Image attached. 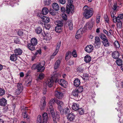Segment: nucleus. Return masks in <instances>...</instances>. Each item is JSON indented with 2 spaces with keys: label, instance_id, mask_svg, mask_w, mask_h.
<instances>
[{
  "label": "nucleus",
  "instance_id": "f257e3e1",
  "mask_svg": "<svg viewBox=\"0 0 123 123\" xmlns=\"http://www.w3.org/2000/svg\"><path fill=\"white\" fill-rule=\"evenodd\" d=\"M93 9L87 6H85L83 7V15L86 19L91 17L93 15Z\"/></svg>",
  "mask_w": 123,
  "mask_h": 123
},
{
  "label": "nucleus",
  "instance_id": "f03ea898",
  "mask_svg": "<svg viewBox=\"0 0 123 123\" xmlns=\"http://www.w3.org/2000/svg\"><path fill=\"white\" fill-rule=\"evenodd\" d=\"M47 112L49 114H51L52 116L54 118V117H55V119H57V120H59L60 119V116L59 112H56L55 113L56 116H55V112L54 111V109L51 105H50L49 107V108H48L47 111Z\"/></svg>",
  "mask_w": 123,
  "mask_h": 123
},
{
  "label": "nucleus",
  "instance_id": "7ed1b4c3",
  "mask_svg": "<svg viewBox=\"0 0 123 123\" xmlns=\"http://www.w3.org/2000/svg\"><path fill=\"white\" fill-rule=\"evenodd\" d=\"M42 63H40L39 64L36 65V64H33L32 67V68L33 69H37L38 72H42L43 71L45 68L43 66L45 64V62H41Z\"/></svg>",
  "mask_w": 123,
  "mask_h": 123
},
{
  "label": "nucleus",
  "instance_id": "20e7f679",
  "mask_svg": "<svg viewBox=\"0 0 123 123\" xmlns=\"http://www.w3.org/2000/svg\"><path fill=\"white\" fill-rule=\"evenodd\" d=\"M43 120L40 115H39L37 117V123H46L47 121L48 116L47 113H44L42 114Z\"/></svg>",
  "mask_w": 123,
  "mask_h": 123
},
{
  "label": "nucleus",
  "instance_id": "39448f33",
  "mask_svg": "<svg viewBox=\"0 0 123 123\" xmlns=\"http://www.w3.org/2000/svg\"><path fill=\"white\" fill-rule=\"evenodd\" d=\"M72 0H68V4L67 5L66 8L67 13L69 14L70 12L72 13L74 12V6L73 5Z\"/></svg>",
  "mask_w": 123,
  "mask_h": 123
},
{
  "label": "nucleus",
  "instance_id": "423d86ee",
  "mask_svg": "<svg viewBox=\"0 0 123 123\" xmlns=\"http://www.w3.org/2000/svg\"><path fill=\"white\" fill-rule=\"evenodd\" d=\"M64 89L60 87H58L56 89L55 92V96L59 99H61L63 97V95L62 92Z\"/></svg>",
  "mask_w": 123,
  "mask_h": 123
},
{
  "label": "nucleus",
  "instance_id": "0eeeda50",
  "mask_svg": "<svg viewBox=\"0 0 123 123\" xmlns=\"http://www.w3.org/2000/svg\"><path fill=\"white\" fill-rule=\"evenodd\" d=\"M94 115V112L93 111L86 114V120L87 121L90 122L88 123H92L94 120L93 116Z\"/></svg>",
  "mask_w": 123,
  "mask_h": 123
},
{
  "label": "nucleus",
  "instance_id": "6e6552de",
  "mask_svg": "<svg viewBox=\"0 0 123 123\" xmlns=\"http://www.w3.org/2000/svg\"><path fill=\"white\" fill-rule=\"evenodd\" d=\"M28 74H29V73H27L26 74L25 81L26 85L29 86L30 85L31 83L32 77L31 76L29 75Z\"/></svg>",
  "mask_w": 123,
  "mask_h": 123
},
{
  "label": "nucleus",
  "instance_id": "1a4fd4ad",
  "mask_svg": "<svg viewBox=\"0 0 123 123\" xmlns=\"http://www.w3.org/2000/svg\"><path fill=\"white\" fill-rule=\"evenodd\" d=\"M56 83L58 82L61 86L65 87L68 85L67 82L63 79L59 80L57 79L55 80Z\"/></svg>",
  "mask_w": 123,
  "mask_h": 123
},
{
  "label": "nucleus",
  "instance_id": "9d476101",
  "mask_svg": "<svg viewBox=\"0 0 123 123\" xmlns=\"http://www.w3.org/2000/svg\"><path fill=\"white\" fill-rule=\"evenodd\" d=\"M56 103L58 105V108L61 113H63V110L62 107L63 106V102L57 99Z\"/></svg>",
  "mask_w": 123,
  "mask_h": 123
},
{
  "label": "nucleus",
  "instance_id": "9b49d317",
  "mask_svg": "<svg viewBox=\"0 0 123 123\" xmlns=\"http://www.w3.org/2000/svg\"><path fill=\"white\" fill-rule=\"evenodd\" d=\"M37 16L41 18L43 21L44 22L47 23L49 21V18L48 17L45 16L44 15H42L41 13H38Z\"/></svg>",
  "mask_w": 123,
  "mask_h": 123
},
{
  "label": "nucleus",
  "instance_id": "f8f14e48",
  "mask_svg": "<svg viewBox=\"0 0 123 123\" xmlns=\"http://www.w3.org/2000/svg\"><path fill=\"white\" fill-rule=\"evenodd\" d=\"M85 30V28L82 29L80 28L77 31L76 34L75 38L77 39H79L81 36V34H82L84 32V30Z\"/></svg>",
  "mask_w": 123,
  "mask_h": 123
},
{
  "label": "nucleus",
  "instance_id": "ddd939ff",
  "mask_svg": "<svg viewBox=\"0 0 123 123\" xmlns=\"http://www.w3.org/2000/svg\"><path fill=\"white\" fill-rule=\"evenodd\" d=\"M94 24V22L92 19L91 20L87 22L85 25L84 27L88 28L89 29H91L92 27Z\"/></svg>",
  "mask_w": 123,
  "mask_h": 123
},
{
  "label": "nucleus",
  "instance_id": "4468645a",
  "mask_svg": "<svg viewBox=\"0 0 123 123\" xmlns=\"http://www.w3.org/2000/svg\"><path fill=\"white\" fill-rule=\"evenodd\" d=\"M75 117V115L72 112L68 114L67 116L68 121H70L74 120V119Z\"/></svg>",
  "mask_w": 123,
  "mask_h": 123
},
{
  "label": "nucleus",
  "instance_id": "2eb2a0df",
  "mask_svg": "<svg viewBox=\"0 0 123 123\" xmlns=\"http://www.w3.org/2000/svg\"><path fill=\"white\" fill-rule=\"evenodd\" d=\"M45 97H43L41 100L43 101V102L40 106V109L41 110H44L45 107L46 105V102L45 101Z\"/></svg>",
  "mask_w": 123,
  "mask_h": 123
},
{
  "label": "nucleus",
  "instance_id": "dca6fc26",
  "mask_svg": "<svg viewBox=\"0 0 123 123\" xmlns=\"http://www.w3.org/2000/svg\"><path fill=\"white\" fill-rule=\"evenodd\" d=\"M54 82L53 80L52 79H47L46 83L49 87H51L53 86Z\"/></svg>",
  "mask_w": 123,
  "mask_h": 123
},
{
  "label": "nucleus",
  "instance_id": "f3484780",
  "mask_svg": "<svg viewBox=\"0 0 123 123\" xmlns=\"http://www.w3.org/2000/svg\"><path fill=\"white\" fill-rule=\"evenodd\" d=\"M93 48V46L92 45H88L85 48V50L86 52L89 53L92 51Z\"/></svg>",
  "mask_w": 123,
  "mask_h": 123
},
{
  "label": "nucleus",
  "instance_id": "a211bd4d",
  "mask_svg": "<svg viewBox=\"0 0 123 123\" xmlns=\"http://www.w3.org/2000/svg\"><path fill=\"white\" fill-rule=\"evenodd\" d=\"M66 24L68 26L70 30H72L73 29V25L71 20H68L66 22Z\"/></svg>",
  "mask_w": 123,
  "mask_h": 123
},
{
  "label": "nucleus",
  "instance_id": "6ab92c4d",
  "mask_svg": "<svg viewBox=\"0 0 123 123\" xmlns=\"http://www.w3.org/2000/svg\"><path fill=\"white\" fill-rule=\"evenodd\" d=\"M15 54L17 55H20L22 54V50L19 48L16 49L14 50Z\"/></svg>",
  "mask_w": 123,
  "mask_h": 123
},
{
  "label": "nucleus",
  "instance_id": "aec40b11",
  "mask_svg": "<svg viewBox=\"0 0 123 123\" xmlns=\"http://www.w3.org/2000/svg\"><path fill=\"white\" fill-rule=\"evenodd\" d=\"M120 55V54L117 51L114 52L112 53V56L113 58L115 59H117L119 58Z\"/></svg>",
  "mask_w": 123,
  "mask_h": 123
},
{
  "label": "nucleus",
  "instance_id": "412c9836",
  "mask_svg": "<svg viewBox=\"0 0 123 123\" xmlns=\"http://www.w3.org/2000/svg\"><path fill=\"white\" fill-rule=\"evenodd\" d=\"M7 102V100L3 98L0 99V105L1 106H4L6 105Z\"/></svg>",
  "mask_w": 123,
  "mask_h": 123
},
{
  "label": "nucleus",
  "instance_id": "4be33fe9",
  "mask_svg": "<svg viewBox=\"0 0 123 123\" xmlns=\"http://www.w3.org/2000/svg\"><path fill=\"white\" fill-rule=\"evenodd\" d=\"M72 108L73 110H77L79 109V105L76 103H73L72 105Z\"/></svg>",
  "mask_w": 123,
  "mask_h": 123
},
{
  "label": "nucleus",
  "instance_id": "5701e85b",
  "mask_svg": "<svg viewBox=\"0 0 123 123\" xmlns=\"http://www.w3.org/2000/svg\"><path fill=\"white\" fill-rule=\"evenodd\" d=\"M49 12V10L48 9L45 7H44L42 9V15H46Z\"/></svg>",
  "mask_w": 123,
  "mask_h": 123
},
{
  "label": "nucleus",
  "instance_id": "b1692460",
  "mask_svg": "<svg viewBox=\"0 0 123 123\" xmlns=\"http://www.w3.org/2000/svg\"><path fill=\"white\" fill-rule=\"evenodd\" d=\"M32 45H36L37 44V40L35 37L32 38L31 40V43Z\"/></svg>",
  "mask_w": 123,
  "mask_h": 123
},
{
  "label": "nucleus",
  "instance_id": "393cba45",
  "mask_svg": "<svg viewBox=\"0 0 123 123\" xmlns=\"http://www.w3.org/2000/svg\"><path fill=\"white\" fill-rule=\"evenodd\" d=\"M35 45H32L31 43L27 45V47L31 51H33L35 49Z\"/></svg>",
  "mask_w": 123,
  "mask_h": 123
},
{
  "label": "nucleus",
  "instance_id": "a878e982",
  "mask_svg": "<svg viewBox=\"0 0 123 123\" xmlns=\"http://www.w3.org/2000/svg\"><path fill=\"white\" fill-rule=\"evenodd\" d=\"M95 43L96 44V45L98 46L100 45L101 42L100 41V39L98 37L96 36L95 37Z\"/></svg>",
  "mask_w": 123,
  "mask_h": 123
},
{
  "label": "nucleus",
  "instance_id": "bb28decb",
  "mask_svg": "<svg viewBox=\"0 0 123 123\" xmlns=\"http://www.w3.org/2000/svg\"><path fill=\"white\" fill-rule=\"evenodd\" d=\"M52 7L54 10L58 11L59 9V6L56 3H54L52 4Z\"/></svg>",
  "mask_w": 123,
  "mask_h": 123
},
{
  "label": "nucleus",
  "instance_id": "cd10ccee",
  "mask_svg": "<svg viewBox=\"0 0 123 123\" xmlns=\"http://www.w3.org/2000/svg\"><path fill=\"white\" fill-rule=\"evenodd\" d=\"M70 111H71L70 109L68 108H65L63 110V113H61L62 114L64 113L66 115L70 113Z\"/></svg>",
  "mask_w": 123,
  "mask_h": 123
},
{
  "label": "nucleus",
  "instance_id": "c85d7f7f",
  "mask_svg": "<svg viewBox=\"0 0 123 123\" xmlns=\"http://www.w3.org/2000/svg\"><path fill=\"white\" fill-rule=\"evenodd\" d=\"M80 84V80L78 78L76 79L74 82V85L76 86H78Z\"/></svg>",
  "mask_w": 123,
  "mask_h": 123
},
{
  "label": "nucleus",
  "instance_id": "c756f323",
  "mask_svg": "<svg viewBox=\"0 0 123 123\" xmlns=\"http://www.w3.org/2000/svg\"><path fill=\"white\" fill-rule=\"evenodd\" d=\"M55 24L57 25V26L62 27L63 25V24L61 21L58 20L55 22Z\"/></svg>",
  "mask_w": 123,
  "mask_h": 123
},
{
  "label": "nucleus",
  "instance_id": "7c9ffc66",
  "mask_svg": "<svg viewBox=\"0 0 123 123\" xmlns=\"http://www.w3.org/2000/svg\"><path fill=\"white\" fill-rule=\"evenodd\" d=\"M17 55L15 54L12 55L10 57V59L12 61H15L17 59Z\"/></svg>",
  "mask_w": 123,
  "mask_h": 123
},
{
  "label": "nucleus",
  "instance_id": "2f4dec72",
  "mask_svg": "<svg viewBox=\"0 0 123 123\" xmlns=\"http://www.w3.org/2000/svg\"><path fill=\"white\" fill-rule=\"evenodd\" d=\"M79 93L81 92L83 90V88L82 86H78L75 89Z\"/></svg>",
  "mask_w": 123,
  "mask_h": 123
},
{
  "label": "nucleus",
  "instance_id": "473e14b6",
  "mask_svg": "<svg viewBox=\"0 0 123 123\" xmlns=\"http://www.w3.org/2000/svg\"><path fill=\"white\" fill-rule=\"evenodd\" d=\"M79 93L75 89L73 90L72 93V95L75 97H78Z\"/></svg>",
  "mask_w": 123,
  "mask_h": 123
},
{
  "label": "nucleus",
  "instance_id": "72a5a7b5",
  "mask_svg": "<svg viewBox=\"0 0 123 123\" xmlns=\"http://www.w3.org/2000/svg\"><path fill=\"white\" fill-rule=\"evenodd\" d=\"M99 37L103 41H105V40H106L107 39L105 35L103 33L101 34L100 35Z\"/></svg>",
  "mask_w": 123,
  "mask_h": 123
},
{
  "label": "nucleus",
  "instance_id": "f704fd0d",
  "mask_svg": "<svg viewBox=\"0 0 123 123\" xmlns=\"http://www.w3.org/2000/svg\"><path fill=\"white\" fill-rule=\"evenodd\" d=\"M17 88L18 89L22 91L23 89V87L22 84L20 83H18L17 85Z\"/></svg>",
  "mask_w": 123,
  "mask_h": 123
},
{
  "label": "nucleus",
  "instance_id": "c9c22d12",
  "mask_svg": "<svg viewBox=\"0 0 123 123\" xmlns=\"http://www.w3.org/2000/svg\"><path fill=\"white\" fill-rule=\"evenodd\" d=\"M36 32L38 34H39L41 33L42 29L40 27L37 28L35 30Z\"/></svg>",
  "mask_w": 123,
  "mask_h": 123
},
{
  "label": "nucleus",
  "instance_id": "e433bc0d",
  "mask_svg": "<svg viewBox=\"0 0 123 123\" xmlns=\"http://www.w3.org/2000/svg\"><path fill=\"white\" fill-rule=\"evenodd\" d=\"M91 58L89 55H86L84 57V61L85 62H90Z\"/></svg>",
  "mask_w": 123,
  "mask_h": 123
},
{
  "label": "nucleus",
  "instance_id": "4c0bfd02",
  "mask_svg": "<svg viewBox=\"0 0 123 123\" xmlns=\"http://www.w3.org/2000/svg\"><path fill=\"white\" fill-rule=\"evenodd\" d=\"M104 42H103V43L104 45L106 47H107L109 46L110 43L108 39L105 40V41H104Z\"/></svg>",
  "mask_w": 123,
  "mask_h": 123
},
{
  "label": "nucleus",
  "instance_id": "58836bf2",
  "mask_svg": "<svg viewBox=\"0 0 123 123\" xmlns=\"http://www.w3.org/2000/svg\"><path fill=\"white\" fill-rule=\"evenodd\" d=\"M45 76L44 74L43 73L40 74L38 77L37 80H41L43 79Z\"/></svg>",
  "mask_w": 123,
  "mask_h": 123
},
{
  "label": "nucleus",
  "instance_id": "ea45409f",
  "mask_svg": "<svg viewBox=\"0 0 123 123\" xmlns=\"http://www.w3.org/2000/svg\"><path fill=\"white\" fill-rule=\"evenodd\" d=\"M57 99L56 98H52L49 101V104L50 105H50H51L52 106V105L53 104L54 102L56 103V101L57 100Z\"/></svg>",
  "mask_w": 123,
  "mask_h": 123
},
{
  "label": "nucleus",
  "instance_id": "a19ab883",
  "mask_svg": "<svg viewBox=\"0 0 123 123\" xmlns=\"http://www.w3.org/2000/svg\"><path fill=\"white\" fill-rule=\"evenodd\" d=\"M55 31L58 33H59L62 31L61 27L56 26L55 27Z\"/></svg>",
  "mask_w": 123,
  "mask_h": 123
},
{
  "label": "nucleus",
  "instance_id": "79ce46f5",
  "mask_svg": "<svg viewBox=\"0 0 123 123\" xmlns=\"http://www.w3.org/2000/svg\"><path fill=\"white\" fill-rule=\"evenodd\" d=\"M51 0H43V4L44 5L48 6L50 3Z\"/></svg>",
  "mask_w": 123,
  "mask_h": 123
},
{
  "label": "nucleus",
  "instance_id": "37998d69",
  "mask_svg": "<svg viewBox=\"0 0 123 123\" xmlns=\"http://www.w3.org/2000/svg\"><path fill=\"white\" fill-rule=\"evenodd\" d=\"M5 92V90L2 88H0V96H2L4 95Z\"/></svg>",
  "mask_w": 123,
  "mask_h": 123
},
{
  "label": "nucleus",
  "instance_id": "c03bdc74",
  "mask_svg": "<svg viewBox=\"0 0 123 123\" xmlns=\"http://www.w3.org/2000/svg\"><path fill=\"white\" fill-rule=\"evenodd\" d=\"M114 44V46L116 48H118L120 47L119 43L117 41H115Z\"/></svg>",
  "mask_w": 123,
  "mask_h": 123
},
{
  "label": "nucleus",
  "instance_id": "a18cd8bd",
  "mask_svg": "<svg viewBox=\"0 0 123 123\" xmlns=\"http://www.w3.org/2000/svg\"><path fill=\"white\" fill-rule=\"evenodd\" d=\"M60 62H55L54 68L55 69H56L59 67Z\"/></svg>",
  "mask_w": 123,
  "mask_h": 123
},
{
  "label": "nucleus",
  "instance_id": "49530a36",
  "mask_svg": "<svg viewBox=\"0 0 123 123\" xmlns=\"http://www.w3.org/2000/svg\"><path fill=\"white\" fill-rule=\"evenodd\" d=\"M60 76V75L59 74H55L53 76V78L55 79V80L56 79H58V78Z\"/></svg>",
  "mask_w": 123,
  "mask_h": 123
},
{
  "label": "nucleus",
  "instance_id": "de8ad7c7",
  "mask_svg": "<svg viewBox=\"0 0 123 123\" xmlns=\"http://www.w3.org/2000/svg\"><path fill=\"white\" fill-rule=\"evenodd\" d=\"M14 42L16 43H20L19 40L17 37H14Z\"/></svg>",
  "mask_w": 123,
  "mask_h": 123
},
{
  "label": "nucleus",
  "instance_id": "09e8293b",
  "mask_svg": "<svg viewBox=\"0 0 123 123\" xmlns=\"http://www.w3.org/2000/svg\"><path fill=\"white\" fill-rule=\"evenodd\" d=\"M78 110V112L80 114L82 115L84 113V111L83 109L79 108Z\"/></svg>",
  "mask_w": 123,
  "mask_h": 123
},
{
  "label": "nucleus",
  "instance_id": "8fccbe9b",
  "mask_svg": "<svg viewBox=\"0 0 123 123\" xmlns=\"http://www.w3.org/2000/svg\"><path fill=\"white\" fill-rule=\"evenodd\" d=\"M55 10H49V12L50 14L52 15H55L56 13V11Z\"/></svg>",
  "mask_w": 123,
  "mask_h": 123
},
{
  "label": "nucleus",
  "instance_id": "3c124183",
  "mask_svg": "<svg viewBox=\"0 0 123 123\" xmlns=\"http://www.w3.org/2000/svg\"><path fill=\"white\" fill-rule=\"evenodd\" d=\"M61 42H58L57 43L56 47V51H58L59 50V48L60 47L61 44Z\"/></svg>",
  "mask_w": 123,
  "mask_h": 123
},
{
  "label": "nucleus",
  "instance_id": "603ef678",
  "mask_svg": "<svg viewBox=\"0 0 123 123\" xmlns=\"http://www.w3.org/2000/svg\"><path fill=\"white\" fill-rule=\"evenodd\" d=\"M84 68L80 66L77 68V71L79 72H82L83 71Z\"/></svg>",
  "mask_w": 123,
  "mask_h": 123
},
{
  "label": "nucleus",
  "instance_id": "864d4df0",
  "mask_svg": "<svg viewBox=\"0 0 123 123\" xmlns=\"http://www.w3.org/2000/svg\"><path fill=\"white\" fill-rule=\"evenodd\" d=\"M72 54V55L74 57H76L77 56V54L76 53V51L74 49L73 50Z\"/></svg>",
  "mask_w": 123,
  "mask_h": 123
},
{
  "label": "nucleus",
  "instance_id": "5fc2aeb1",
  "mask_svg": "<svg viewBox=\"0 0 123 123\" xmlns=\"http://www.w3.org/2000/svg\"><path fill=\"white\" fill-rule=\"evenodd\" d=\"M117 27L119 28H121L122 27V24L121 21H119V22H117Z\"/></svg>",
  "mask_w": 123,
  "mask_h": 123
},
{
  "label": "nucleus",
  "instance_id": "6e6d98bb",
  "mask_svg": "<svg viewBox=\"0 0 123 123\" xmlns=\"http://www.w3.org/2000/svg\"><path fill=\"white\" fill-rule=\"evenodd\" d=\"M22 91L19 89H17L16 90L15 94L16 95H18L21 93Z\"/></svg>",
  "mask_w": 123,
  "mask_h": 123
},
{
  "label": "nucleus",
  "instance_id": "4d7b16f0",
  "mask_svg": "<svg viewBox=\"0 0 123 123\" xmlns=\"http://www.w3.org/2000/svg\"><path fill=\"white\" fill-rule=\"evenodd\" d=\"M66 56L71 57L72 56V53L70 51H68L67 52L66 54Z\"/></svg>",
  "mask_w": 123,
  "mask_h": 123
},
{
  "label": "nucleus",
  "instance_id": "13d9d810",
  "mask_svg": "<svg viewBox=\"0 0 123 123\" xmlns=\"http://www.w3.org/2000/svg\"><path fill=\"white\" fill-rule=\"evenodd\" d=\"M104 18L106 22L108 23L109 22V20L107 15H105L104 16Z\"/></svg>",
  "mask_w": 123,
  "mask_h": 123
},
{
  "label": "nucleus",
  "instance_id": "bf43d9fd",
  "mask_svg": "<svg viewBox=\"0 0 123 123\" xmlns=\"http://www.w3.org/2000/svg\"><path fill=\"white\" fill-rule=\"evenodd\" d=\"M100 16H98L96 17V23H99L100 22Z\"/></svg>",
  "mask_w": 123,
  "mask_h": 123
},
{
  "label": "nucleus",
  "instance_id": "052dcab7",
  "mask_svg": "<svg viewBox=\"0 0 123 123\" xmlns=\"http://www.w3.org/2000/svg\"><path fill=\"white\" fill-rule=\"evenodd\" d=\"M58 2L60 3L63 5L66 3L65 0H58Z\"/></svg>",
  "mask_w": 123,
  "mask_h": 123
},
{
  "label": "nucleus",
  "instance_id": "680f3d73",
  "mask_svg": "<svg viewBox=\"0 0 123 123\" xmlns=\"http://www.w3.org/2000/svg\"><path fill=\"white\" fill-rule=\"evenodd\" d=\"M18 34L19 36L22 35L23 34V32L21 30H19L18 31Z\"/></svg>",
  "mask_w": 123,
  "mask_h": 123
},
{
  "label": "nucleus",
  "instance_id": "e2e57ef3",
  "mask_svg": "<svg viewBox=\"0 0 123 123\" xmlns=\"http://www.w3.org/2000/svg\"><path fill=\"white\" fill-rule=\"evenodd\" d=\"M41 50L40 49H39L38 50H37L36 51V52L35 53V55H36L38 54H41Z\"/></svg>",
  "mask_w": 123,
  "mask_h": 123
},
{
  "label": "nucleus",
  "instance_id": "0e129e2a",
  "mask_svg": "<svg viewBox=\"0 0 123 123\" xmlns=\"http://www.w3.org/2000/svg\"><path fill=\"white\" fill-rule=\"evenodd\" d=\"M117 4L116 3H115L114 5H113V7H112V8L114 10H115L117 9Z\"/></svg>",
  "mask_w": 123,
  "mask_h": 123
},
{
  "label": "nucleus",
  "instance_id": "69168bd1",
  "mask_svg": "<svg viewBox=\"0 0 123 123\" xmlns=\"http://www.w3.org/2000/svg\"><path fill=\"white\" fill-rule=\"evenodd\" d=\"M22 116L24 118H26L27 117V114L26 112L23 113Z\"/></svg>",
  "mask_w": 123,
  "mask_h": 123
},
{
  "label": "nucleus",
  "instance_id": "338daca9",
  "mask_svg": "<svg viewBox=\"0 0 123 123\" xmlns=\"http://www.w3.org/2000/svg\"><path fill=\"white\" fill-rule=\"evenodd\" d=\"M116 64L118 66H120L122 65V62H115Z\"/></svg>",
  "mask_w": 123,
  "mask_h": 123
},
{
  "label": "nucleus",
  "instance_id": "774afa93",
  "mask_svg": "<svg viewBox=\"0 0 123 123\" xmlns=\"http://www.w3.org/2000/svg\"><path fill=\"white\" fill-rule=\"evenodd\" d=\"M118 16L119 17V18H120V19H121V20L123 19V14H119Z\"/></svg>",
  "mask_w": 123,
  "mask_h": 123
}]
</instances>
